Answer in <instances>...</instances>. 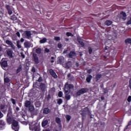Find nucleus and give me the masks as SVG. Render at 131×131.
I'll return each mask as SVG.
<instances>
[{
  "label": "nucleus",
  "mask_w": 131,
  "mask_h": 131,
  "mask_svg": "<svg viewBox=\"0 0 131 131\" xmlns=\"http://www.w3.org/2000/svg\"><path fill=\"white\" fill-rule=\"evenodd\" d=\"M24 46L26 48H30L31 47V43L30 42H25Z\"/></svg>",
  "instance_id": "15"
},
{
  "label": "nucleus",
  "mask_w": 131,
  "mask_h": 131,
  "mask_svg": "<svg viewBox=\"0 0 131 131\" xmlns=\"http://www.w3.org/2000/svg\"><path fill=\"white\" fill-rule=\"evenodd\" d=\"M4 81H5V82L8 83V82H9V79L8 78H5Z\"/></svg>",
  "instance_id": "46"
},
{
  "label": "nucleus",
  "mask_w": 131,
  "mask_h": 131,
  "mask_svg": "<svg viewBox=\"0 0 131 131\" xmlns=\"http://www.w3.org/2000/svg\"><path fill=\"white\" fill-rule=\"evenodd\" d=\"M64 62H65V59H64V57H63L62 56L59 57L58 58V59H57L58 64H64Z\"/></svg>",
  "instance_id": "6"
},
{
  "label": "nucleus",
  "mask_w": 131,
  "mask_h": 131,
  "mask_svg": "<svg viewBox=\"0 0 131 131\" xmlns=\"http://www.w3.org/2000/svg\"><path fill=\"white\" fill-rule=\"evenodd\" d=\"M16 35L18 37H20V33L19 32H16Z\"/></svg>",
  "instance_id": "48"
},
{
  "label": "nucleus",
  "mask_w": 131,
  "mask_h": 131,
  "mask_svg": "<svg viewBox=\"0 0 131 131\" xmlns=\"http://www.w3.org/2000/svg\"><path fill=\"white\" fill-rule=\"evenodd\" d=\"M32 72H35V68L34 67L32 68Z\"/></svg>",
  "instance_id": "52"
},
{
  "label": "nucleus",
  "mask_w": 131,
  "mask_h": 131,
  "mask_svg": "<svg viewBox=\"0 0 131 131\" xmlns=\"http://www.w3.org/2000/svg\"><path fill=\"white\" fill-rule=\"evenodd\" d=\"M0 63L3 69H5L8 66V62L6 60H1Z\"/></svg>",
  "instance_id": "4"
},
{
  "label": "nucleus",
  "mask_w": 131,
  "mask_h": 131,
  "mask_svg": "<svg viewBox=\"0 0 131 131\" xmlns=\"http://www.w3.org/2000/svg\"><path fill=\"white\" fill-rule=\"evenodd\" d=\"M20 55L23 59H24L25 58V55H24V54H23V53H21Z\"/></svg>",
  "instance_id": "40"
},
{
  "label": "nucleus",
  "mask_w": 131,
  "mask_h": 131,
  "mask_svg": "<svg viewBox=\"0 0 131 131\" xmlns=\"http://www.w3.org/2000/svg\"><path fill=\"white\" fill-rule=\"evenodd\" d=\"M11 115H12V111L9 110L7 114V116H8V117H10V116H11Z\"/></svg>",
  "instance_id": "33"
},
{
  "label": "nucleus",
  "mask_w": 131,
  "mask_h": 131,
  "mask_svg": "<svg viewBox=\"0 0 131 131\" xmlns=\"http://www.w3.org/2000/svg\"><path fill=\"white\" fill-rule=\"evenodd\" d=\"M43 112L45 114H48L50 112V110L48 108H44Z\"/></svg>",
  "instance_id": "21"
},
{
  "label": "nucleus",
  "mask_w": 131,
  "mask_h": 131,
  "mask_svg": "<svg viewBox=\"0 0 131 131\" xmlns=\"http://www.w3.org/2000/svg\"><path fill=\"white\" fill-rule=\"evenodd\" d=\"M131 24V17L130 18V20L127 22V25H129Z\"/></svg>",
  "instance_id": "43"
},
{
  "label": "nucleus",
  "mask_w": 131,
  "mask_h": 131,
  "mask_svg": "<svg viewBox=\"0 0 131 131\" xmlns=\"http://www.w3.org/2000/svg\"><path fill=\"white\" fill-rule=\"evenodd\" d=\"M56 122L58 124H60V123H61V120H60V118H56Z\"/></svg>",
  "instance_id": "27"
},
{
  "label": "nucleus",
  "mask_w": 131,
  "mask_h": 131,
  "mask_svg": "<svg viewBox=\"0 0 131 131\" xmlns=\"http://www.w3.org/2000/svg\"><path fill=\"white\" fill-rule=\"evenodd\" d=\"M63 96V92H62L61 91H60L58 93V96L59 97V98L62 97V96Z\"/></svg>",
  "instance_id": "35"
},
{
  "label": "nucleus",
  "mask_w": 131,
  "mask_h": 131,
  "mask_svg": "<svg viewBox=\"0 0 131 131\" xmlns=\"http://www.w3.org/2000/svg\"><path fill=\"white\" fill-rule=\"evenodd\" d=\"M3 117H4V114H3V113H2V112L0 111V119L1 118H3Z\"/></svg>",
  "instance_id": "42"
},
{
  "label": "nucleus",
  "mask_w": 131,
  "mask_h": 131,
  "mask_svg": "<svg viewBox=\"0 0 131 131\" xmlns=\"http://www.w3.org/2000/svg\"><path fill=\"white\" fill-rule=\"evenodd\" d=\"M16 111H19V110H20V108L18 107H16Z\"/></svg>",
  "instance_id": "54"
},
{
  "label": "nucleus",
  "mask_w": 131,
  "mask_h": 131,
  "mask_svg": "<svg viewBox=\"0 0 131 131\" xmlns=\"http://www.w3.org/2000/svg\"><path fill=\"white\" fill-rule=\"evenodd\" d=\"M17 46L18 49H21V45H20V43H19V42H17Z\"/></svg>",
  "instance_id": "36"
},
{
  "label": "nucleus",
  "mask_w": 131,
  "mask_h": 131,
  "mask_svg": "<svg viewBox=\"0 0 131 131\" xmlns=\"http://www.w3.org/2000/svg\"><path fill=\"white\" fill-rule=\"evenodd\" d=\"M101 77H102V75L101 74H98L96 75V79L97 80H99Z\"/></svg>",
  "instance_id": "29"
},
{
  "label": "nucleus",
  "mask_w": 131,
  "mask_h": 131,
  "mask_svg": "<svg viewBox=\"0 0 131 131\" xmlns=\"http://www.w3.org/2000/svg\"><path fill=\"white\" fill-rule=\"evenodd\" d=\"M85 109H88V108L85 107Z\"/></svg>",
  "instance_id": "63"
},
{
  "label": "nucleus",
  "mask_w": 131,
  "mask_h": 131,
  "mask_svg": "<svg viewBox=\"0 0 131 131\" xmlns=\"http://www.w3.org/2000/svg\"><path fill=\"white\" fill-rule=\"evenodd\" d=\"M45 52L46 53H49V52H50V50L48 48H46L45 49Z\"/></svg>",
  "instance_id": "50"
},
{
  "label": "nucleus",
  "mask_w": 131,
  "mask_h": 131,
  "mask_svg": "<svg viewBox=\"0 0 131 131\" xmlns=\"http://www.w3.org/2000/svg\"><path fill=\"white\" fill-rule=\"evenodd\" d=\"M51 59H52V60H54V59H55V57H51Z\"/></svg>",
  "instance_id": "57"
},
{
  "label": "nucleus",
  "mask_w": 131,
  "mask_h": 131,
  "mask_svg": "<svg viewBox=\"0 0 131 131\" xmlns=\"http://www.w3.org/2000/svg\"><path fill=\"white\" fill-rule=\"evenodd\" d=\"M71 98V96L70 95H66V100H70Z\"/></svg>",
  "instance_id": "32"
},
{
  "label": "nucleus",
  "mask_w": 131,
  "mask_h": 131,
  "mask_svg": "<svg viewBox=\"0 0 131 131\" xmlns=\"http://www.w3.org/2000/svg\"><path fill=\"white\" fill-rule=\"evenodd\" d=\"M0 17H1V15H0Z\"/></svg>",
  "instance_id": "64"
},
{
  "label": "nucleus",
  "mask_w": 131,
  "mask_h": 131,
  "mask_svg": "<svg viewBox=\"0 0 131 131\" xmlns=\"http://www.w3.org/2000/svg\"><path fill=\"white\" fill-rule=\"evenodd\" d=\"M88 72L89 73H92V72H93V70L92 69H90L88 71Z\"/></svg>",
  "instance_id": "47"
},
{
  "label": "nucleus",
  "mask_w": 131,
  "mask_h": 131,
  "mask_svg": "<svg viewBox=\"0 0 131 131\" xmlns=\"http://www.w3.org/2000/svg\"><path fill=\"white\" fill-rule=\"evenodd\" d=\"M5 125H6V123H5V121L3 120H0V129L4 128L5 127Z\"/></svg>",
  "instance_id": "12"
},
{
  "label": "nucleus",
  "mask_w": 131,
  "mask_h": 131,
  "mask_svg": "<svg viewBox=\"0 0 131 131\" xmlns=\"http://www.w3.org/2000/svg\"><path fill=\"white\" fill-rule=\"evenodd\" d=\"M33 60L36 64H38V57H37V55L36 54H33Z\"/></svg>",
  "instance_id": "10"
},
{
  "label": "nucleus",
  "mask_w": 131,
  "mask_h": 131,
  "mask_svg": "<svg viewBox=\"0 0 131 131\" xmlns=\"http://www.w3.org/2000/svg\"><path fill=\"white\" fill-rule=\"evenodd\" d=\"M52 63H54V60H51V61Z\"/></svg>",
  "instance_id": "59"
},
{
  "label": "nucleus",
  "mask_w": 131,
  "mask_h": 131,
  "mask_svg": "<svg viewBox=\"0 0 131 131\" xmlns=\"http://www.w3.org/2000/svg\"><path fill=\"white\" fill-rule=\"evenodd\" d=\"M121 16H122V19L124 21L125 20H126V14L124 12H121Z\"/></svg>",
  "instance_id": "14"
},
{
  "label": "nucleus",
  "mask_w": 131,
  "mask_h": 131,
  "mask_svg": "<svg viewBox=\"0 0 131 131\" xmlns=\"http://www.w3.org/2000/svg\"><path fill=\"white\" fill-rule=\"evenodd\" d=\"M1 52H3V48H2V46H0V53Z\"/></svg>",
  "instance_id": "53"
},
{
  "label": "nucleus",
  "mask_w": 131,
  "mask_h": 131,
  "mask_svg": "<svg viewBox=\"0 0 131 131\" xmlns=\"http://www.w3.org/2000/svg\"><path fill=\"white\" fill-rule=\"evenodd\" d=\"M7 54L10 58H13V52L11 50H8L7 51Z\"/></svg>",
  "instance_id": "13"
},
{
  "label": "nucleus",
  "mask_w": 131,
  "mask_h": 131,
  "mask_svg": "<svg viewBox=\"0 0 131 131\" xmlns=\"http://www.w3.org/2000/svg\"><path fill=\"white\" fill-rule=\"evenodd\" d=\"M79 43L81 46V47H84V43L82 42V40L81 39H78Z\"/></svg>",
  "instance_id": "23"
},
{
  "label": "nucleus",
  "mask_w": 131,
  "mask_h": 131,
  "mask_svg": "<svg viewBox=\"0 0 131 131\" xmlns=\"http://www.w3.org/2000/svg\"><path fill=\"white\" fill-rule=\"evenodd\" d=\"M7 119V122L9 124H12V128L15 131H18L19 130V125L18 124V122L16 120H13L12 122V118L10 117H8Z\"/></svg>",
  "instance_id": "2"
},
{
  "label": "nucleus",
  "mask_w": 131,
  "mask_h": 131,
  "mask_svg": "<svg viewBox=\"0 0 131 131\" xmlns=\"http://www.w3.org/2000/svg\"><path fill=\"white\" fill-rule=\"evenodd\" d=\"M93 52V50L91 48H89V53L91 54Z\"/></svg>",
  "instance_id": "51"
},
{
  "label": "nucleus",
  "mask_w": 131,
  "mask_h": 131,
  "mask_svg": "<svg viewBox=\"0 0 131 131\" xmlns=\"http://www.w3.org/2000/svg\"><path fill=\"white\" fill-rule=\"evenodd\" d=\"M29 125L30 130L40 131V125L37 121L30 122Z\"/></svg>",
  "instance_id": "1"
},
{
  "label": "nucleus",
  "mask_w": 131,
  "mask_h": 131,
  "mask_svg": "<svg viewBox=\"0 0 131 131\" xmlns=\"http://www.w3.org/2000/svg\"><path fill=\"white\" fill-rule=\"evenodd\" d=\"M59 127H62V125H61V124L59 125Z\"/></svg>",
  "instance_id": "61"
},
{
  "label": "nucleus",
  "mask_w": 131,
  "mask_h": 131,
  "mask_svg": "<svg viewBox=\"0 0 131 131\" xmlns=\"http://www.w3.org/2000/svg\"><path fill=\"white\" fill-rule=\"evenodd\" d=\"M67 36H72V37L74 36L73 34H72V33H71L70 32L67 33Z\"/></svg>",
  "instance_id": "34"
},
{
  "label": "nucleus",
  "mask_w": 131,
  "mask_h": 131,
  "mask_svg": "<svg viewBox=\"0 0 131 131\" xmlns=\"http://www.w3.org/2000/svg\"><path fill=\"white\" fill-rule=\"evenodd\" d=\"M63 101L62 100V99H59L57 101V103L58 105H61L62 104Z\"/></svg>",
  "instance_id": "30"
},
{
  "label": "nucleus",
  "mask_w": 131,
  "mask_h": 131,
  "mask_svg": "<svg viewBox=\"0 0 131 131\" xmlns=\"http://www.w3.org/2000/svg\"><path fill=\"white\" fill-rule=\"evenodd\" d=\"M47 42V39L46 38H43L42 39L40 40V43H45V42Z\"/></svg>",
  "instance_id": "24"
},
{
  "label": "nucleus",
  "mask_w": 131,
  "mask_h": 131,
  "mask_svg": "<svg viewBox=\"0 0 131 131\" xmlns=\"http://www.w3.org/2000/svg\"><path fill=\"white\" fill-rule=\"evenodd\" d=\"M54 39H55V40H57V41L60 40V37H55L54 38Z\"/></svg>",
  "instance_id": "41"
},
{
  "label": "nucleus",
  "mask_w": 131,
  "mask_h": 131,
  "mask_svg": "<svg viewBox=\"0 0 131 131\" xmlns=\"http://www.w3.org/2000/svg\"><path fill=\"white\" fill-rule=\"evenodd\" d=\"M21 70H22V66H19L16 71L17 73H19V72H20V71H21Z\"/></svg>",
  "instance_id": "25"
},
{
  "label": "nucleus",
  "mask_w": 131,
  "mask_h": 131,
  "mask_svg": "<svg viewBox=\"0 0 131 131\" xmlns=\"http://www.w3.org/2000/svg\"><path fill=\"white\" fill-rule=\"evenodd\" d=\"M8 13L9 15H12L13 14V11L10 9V10H8Z\"/></svg>",
  "instance_id": "39"
},
{
  "label": "nucleus",
  "mask_w": 131,
  "mask_h": 131,
  "mask_svg": "<svg viewBox=\"0 0 131 131\" xmlns=\"http://www.w3.org/2000/svg\"><path fill=\"white\" fill-rule=\"evenodd\" d=\"M105 25H107V26H110L112 24V21L111 20H106L105 22Z\"/></svg>",
  "instance_id": "19"
},
{
  "label": "nucleus",
  "mask_w": 131,
  "mask_h": 131,
  "mask_svg": "<svg viewBox=\"0 0 131 131\" xmlns=\"http://www.w3.org/2000/svg\"><path fill=\"white\" fill-rule=\"evenodd\" d=\"M66 51H63V54H66Z\"/></svg>",
  "instance_id": "58"
},
{
  "label": "nucleus",
  "mask_w": 131,
  "mask_h": 131,
  "mask_svg": "<svg viewBox=\"0 0 131 131\" xmlns=\"http://www.w3.org/2000/svg\"><path fill=\"white\" fill-rule=\"evenodd\" d=\"M71 89H73V85L68 84V83H67L64 85V91L65 92V94H67V93H69L70 92Z\"/></svg>",
  "instance_id": "3"
},
{
  "label": "nucleus",
  "mask_w": 131,
  "mask_h": 131,
  "mask_svg": "<svg viewBox=\"0 0 131 131\" xmlns=\"http://www.w3.org/2000/svg\"><path fill=\"white\" fill-rule=\"evenodd\" d=\"M6 8L8 11H9L10 10H11V7H10V6H9V5L6 6Z\"/></svg>",
  "instance_id": "38"
},
{
  "label": "nucleus",
  "mask_w": 131,
  "mask_h": 131,
  "mask_svg": "<svg viewBox=\"0 0 131 131\" xmlns=\"http://www.w3.org/2000/svg\"><path fill=\"white\" fill-rule=\"evenodd\" d=\"M50 98H51V96H50V95H48L47 97L48 100H50Z\"/></svg>",
  "instance_id": "56"
},
{
  "label": "nucleus",
  "mask_w": 131,
  "mask_h": 131,
  "mask_svg": "<svg viewBox=\"0 0 131 131\" xmlns=\"http://www.w3.org/2000/svg\"><path fill=\"white\" fill-rule=\"evenodd\" d=\"M130 101H131V96H128V97L127 98V101L128 102H130Z\"/></svg>",
  "instance_id": "44"
},
{
  "label": "nucleus",
  "mask_w": 131,
  "mask_h": 131,
  "mask_svg": "<svg viewBox=\"0 0 131 131\" xmlns=\"http://www.w3.org/2000/svg\"><path fill=\"white\" fill-rule=\"evenodd\" d=\"M25 34L26 38H28L29 39L31 38V32L30 31H26L25 32Z\"/></svg>",
  "instance_id": "7"
},
{
  "label": "nucleus",
  "mask_w": 131,
  "mask_h": 131,
  "mask_svg": "<svg viewBox=\"0 0 131 131\" xmlns=\"http://www.w3.org/2000/svg\"><path fill=\"white\" fill-rule=\"evenodd\" d=\"M42 78H41V77H39L38 80V81H39V82H40V81H42Z\"/></svg>",
  "instance_id": "49"
},
{
  "label": "nucleus",
  "mask_w": 131,
  "mask_h": 131,
  "mask_svg": "<svg viewBox=\"0 0 131 131\" xmlns=\"http://www.w3.org/2000/svg\"><path fill=\"white\" fill-rule=\"evenodd\" d=\"M101 100H104V97H101Z\"/></svg>",
  "instance_id": "60"
},
{
  "label": "nucleus",
  "mask_w": 131,
  "mask_h": 131,
  "mask_svg": "<svg viewBox=\"0 0 131 131\" xmlns=\"http://www.w3.org/2000/svg\"><path fill=\"white\" fill-rule=\"evenodd\" d=\"M16 17H15V18H14V20H16Z\"/></svg>",
  "instance_id": "62"
},
{
  "label": "nucleus",
  "mask_w": 131,
  "mask_h": 131,
  "mask_svg": "<svg viewBox=\"0 0 131 131\" xmlns=\"http://www.w3.org/2000/svg\"><path fill=\"white\" fill-rule=\"evenodd\" d=\"M36 53H37V54H40V53H41V49L40 48L36 49Z\"/></svg>",
  "instance_id": "26"
},
{
  "label": "nucleus",
  "mask_w": 131,
  "mask_h": 131,
  "mask_svg": "<svg viewBox=\"0 0 131 131\" xmlns=\"http://www.w3.org/2000/svg\"><path fill=\"white\" fill-rule=\"evenodd\" d=\"M125 42L126 43H131V39H127L126 40H125Z\"/></svg>",
  "instance_id": "28"
},
{
  "label": "nucleus",
  "mask_w": 131,
  "mask_h": 131,
  "mask_svg": "<svg viewBox=\"0 0 131 131\" xmlns=\"http://www.w3.org/2000/svg\"><path fill=\"white\" fill-rule=\"evenodd\" d=\"M66 118L68 120V121H69L71 119V116H70V115H67Z\"/></svg>",
  "instance_id": "31"
},
{
  "label": "nucleus",
  "mask_w": 131,
  "mask_h": 131,
  "mask_svg": "<svg viewBox=\"0 0 131 131\" xmlns=\"http://www.w3.org/2000/svg\"><path fill=\"white\" fill-rule=\"evenodd\" d=\"M29 110L30 112H33L34 111V106L31 105L29 107Z\"/></svg>",
  "instance_id": "22"
},
{
  "label": "nucleus",
  "mask_w": 131,
  "mask_h": 131,
  "mask_svg": "<svg viewBox=\"0 0 131 131\" xmlns=\"http://www.w3.org/2000/svg\"><path fill=\"white\" fill-rule=\"evenodd\" d=\"M75 56H76V54L75 52H71L69 54L70 58H73V57H75Z\"/></svg>",
  "instance_id": "16"
},
{
  "label": "nucleus",
  "mask_w": 131,
  "mask_h": 131,
  "mask_svg": "<svg viewBox=\"0 0 131 131\" xmlns=\"http://www.w3.org/2000/svg\"><path fill=\"white\" fill-rule=\"evenodd\" d=\"M86 92H88V90L86 89H82L78 91V92L77 93V95L80 96V95H82V94H84L85 93H86Z\"/></svg>",
  "instance_id": "5"
},
{
  "label": "nucleus",
  "mask_w": 131,
  "mask_h": 131,
  "mask_svg": "<svg viewBox=\"0 0 131 131\" xmlns=\"http://www.w3.org/2000/svg\"><path fill=\"white\" fill-rule=\"evenodd\" d=\"M49 72L51 74V75H52V76H53V77H54V78H57V74H56V73H55V72H54V70H50Z\"/></svg>",
  "instance_id": "9"
},
{
  "label": "nucleus",
  "mask_w": 131,
  "mask_h": 131,
  "mask_svg": "<svg viewBox=\"0 0 131 131\" xmlns=\"http://www.w3.org/2000/svg\"><path fill=\"white\" fill-rule=\"evenodd\" d=\"M6 43H7V45H8L9 46H11V47H13V43L12 42V41L9 40H7L6 41Z\"/></svg>",
  "instance_id": "20"
},
{
  "label": "nucleus",
  "mask_w": 131,
  "mask_h": 131,
  "mask_svg": "<svg viewBox=\"0 0 131 131\" xmlns=\"http://www.w3.org/2000/svg\"><path fill=\"white\" fill-rule=\"evenodd\" d=\"M11 102H12V104H13L14 105H15V104H16V100H15V99H11Z\"/></svg>",
  "instance_id": "37"
},
{
  "label": "nucleus",
  "mask_w": 131,
  "mask_h": 131,
  "mask_svg": "<svg viewBox=\"0 0 131 131\" xmlns=\"http://www.w3.org/2000/svg\"><path fill=\"white\" fill-rule=\"evenodd\" d=\"M31 105V102L29 101H26L25 102V106L28 107Z\"/></svg>",
  "instance_id": "18"
},
{
  "label": "nucleus",
  "mask_w": 131,
  "mask_h": 131,
  "mask_svg": "<svg viewBox=\"0 0 131 131\" xmlns=\"http://www.w3.org/2000/svg\"><path fill=\"white\" fill-rule=\"evenodd\" d=\"M92 78H93V77L91 75H88L86 79L87 82H90L92 80Z\"/></svg>",
  "instance_id": "17"
},
{
  "label": "nucleus",
  "mask_w": 131,
  "mask_h": 131,
  "mask_svg": "<svg viewBox=\"0 0 131 131\" xmlns=\"http://www.w3.org/2000/svg\"><path fill=\"white\" fill-rule=\"evenodd\" d=\"M58 47L59 48V49H61V48H62V44L59 43L58 44Z\"/></svg>",
  "instance_id": "45"
},
{
  "label": "nucleus",
  "mask_w": 131,
  "mask_h": 131,
  "mask_svg": "<svg viewBox=\"0 0 131 131\" xmlns=\"http://www.w3.org/2000/svg\"><path fill=\"white\" fill-rule=\"evenodd\" d=\"M1 109L3 113L7 112V106L5 104L1 105Z\"/></svg>",
  "instance_id": "8"
},
{
  "label": "nucleus",
  "mask_w": 131,
  "mask_h": 131,
  "mask_svg": "<svg viewBox=\"0 0 131 131\" xmlns=\"http://www.w3.org/2000/svg\"><path fill=\"white\" fill-rule=\"evenodd\" d=\"M20 41H21V42H23V41H24V39H23V38H21L20 39Z\"/></svg>",
  "instance_id": "55"
},
{
  "label": "nucleus",
  "mask_w": 131,
  "mask_h": 131,
  "mask_svg": "<svg viewBox=\"0 0 131 131\" xmlns=\"http://www.w3.org/2000/svg\"><path fill=\"white\" fill-rule=\"evenodd\" d=\"M48 123H49V121L45 119L42 122V124H41L42 127H45V126L48 125Z\"/></svg>",
  "instance_id": "11"
}]
</instances>
